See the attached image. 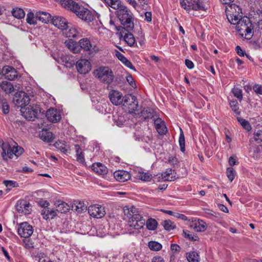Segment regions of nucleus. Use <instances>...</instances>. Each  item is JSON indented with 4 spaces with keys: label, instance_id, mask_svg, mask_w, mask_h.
Wrapping results in <instances>:
<instances>
[{
    "label": "nucleus",
    "instance_id": "nucleus-52",
    "mask_svg": "<svg viewBox=\"0 0 262 262\" xmlns=\"http://www.w3.org/2000/svg\"><path fill=\"white\" fill-rule=\"evenodd\" d=\"M227 176L229 180L231 182L234 179L235 176V171L232 167H228L226 170Z\"/></svg>",
    "mask_w": 262,
    "mask_h": 262
},
{
    "label": "nucleus",
    "instance_id": "nucleus-60",
    "mask_svg": "<svg viewBox=\"0 0 262 262\" xmlns=\"http://www.w3.org/2000/svg\"><path fill=\"white\" fill-rule=\"evenodd\" d=\"M262 130H258L257 132L254 134V140L256 141H262Z\"/></svg>",
    "mask_w": 262,
    "mask_h": 262
},
{
    "label": "nucleus",
    "instance_id": "nucleus-3",
    "mask_svg": "<svg viewBox=\"0 0 262 262\" xmlns=\"http://www.w3.org/2000/svg\"><path fill=\"white\" fill-rule=\"evenodd\" d=\"M254 26L250 19L243 16L241 21L236 25V28L239 35L246 39H250L253 36Z\"/></svg>",
    "mask_w": 262,
    "mask_h": 262
},
{
    "label": "nucleus",
    "instance_id": "nucleus-21",
    "mask_svg": "<svg viewBox=\"0 0 262 262\" xmlns=\"http://www.w3.org/2000/svg\"><path fill=\"white\" fill-rule=\"evenodd\" d=\"M154 124L157 131L160 135H164L167 132V128L164 122L160 118L155 119Z\"/></svg>",
    "mask_w": 262,
    "mask_h": 262
},
{
    "label": "nucleus",
    "instance_id": "nucleus-13",
    "mask_svg": "<svg viewBox=\"0 0 262 262\" xmlns=\"http://www.w3.org/2000/svg\"><path fill=\"white\" fill-rule=\"evenodd\" d=\"M88 210L91 216L97 219L102 218L104 216L105 213L103 207L96 205L89 206Z\"/></svg>",
    "mask_w": 262,
    "mask_h": 262
},
{
    "label": "nucleus",
    "instance_id": "nucleus-56",
    "mask_svg": "<svg viewBox=\"0 0 262 262\" xmlns=\"http://www.w3.org/2000/svg\"><path fill=\"white\" fill-rule=\"evenodd\" d=\"M126 80L132 87H133L134 88H136V84L135 81L133 76L130 74L128 75L126 77Z\"/></svg>",
    "mask_w": 262,
    "mask_h": 262
},
{
    "label": "nucleus",
    "instance_id": "nucleus-61",
    "mask_svg": "<svg viewBox=\"0 0 262 262\" xmlns=\"http://www.w3.org/2000/svg\"><path fill=\"white\" fill-rule=\"evenodd\" d=\"M4 184L6 187H15L16 182L13 181L5 180L4 181Z\"/></svg>",
    "mask_w": 262,
    "mask_h": 262
},
{
    "label": "nucleus",
    "instance_id": "nucleus-11",
    "mask_svg": "<svg viewBox=\"0 0 262 262\" xmlns=\"http://www.w3.org/2000/svg\"><path fill=\"white\" fill-rule=\"evenodd\" d=\"M17 232L20 237L28 238L33 234V228L27 222L21 223L17 229Z\"/></svg>",
    "mask_w": 262,
    "mask_h": 262
},
{
    "label": "nucleus",
    "instance_id": "nucleus-8",
    "mask_svg": "<svg viewBox=\"0 0 262 262\" xmlns=\"http://www.w3.org/2000/svg\"><path fill=\"white\" fill-rule=\"evenodd\" d=\"M79 52L81 50L88 52L90 55L99 51L98 48L96 45H93L90 40L87 38H83L78 41Z\"/></svg>",
    "mask_w": 262,
    "mask_h": 262
},
{
    "label": "nucleus",
    "instance_id": "nucleus-32",
    "mask_svg": "<svg viewBox=\"0 0 262 262\" xmlns=\"http://www.w3.org/2000/svg\"><path fill=\"white\" fill-rule=\"evenodd\" d=\"M174 170L171 168L167 169L166 171L161 174L162 178L164 181H172L176 179V176L173 175Z\"/></svg>",
    "mask_w": 262,
    "mask_h": 262
},
{
    "label": "nucleus",
    "instance_id": "nucleus-42",
    "mask_svg": "<svg viewBox=\"0 0 262 262\" xmlns=\"http://www.w3.org/2000/svg\"><path fill=\"white\" fill-rule=\"evenodd\" d=\"M105 4L117 10H119V9H120L121 6H123L121 5L120 0H110Z\"/></svg>",
    "mask_w": 262,
    "mask_h": 262
},
{
    "label": "nucleus",
    "instance_id": "nucleus-51",
    "mask_svg": "<svg viewBox=\"0 0 262 262\" xmlns=\"http://www.w3.org/2000/svg\"><path fill=\"white\" fill-rule=\"evenodd\" d=\"M232 92L234 96L241 101L243 99L242 90L238 88L234 87L232 89Z\"/></svg>",
    "mask_w": 262,
    "mask_h": 262
},
{
    "label": "nucleus",
    "instance_id": "nucleus-43",
    "mask_svg": "<svg viewBox=\"0 0 262 262\" xmlns=\"http://www.w3.org/2000/svg\"><path fill=\"white\" fill-rule=\"evenodd\" d=\"M161 224L167 231H171L176 228V225L169 220L163 221Z\"/></svg>",
    "mask_w": 262,
    "mask_h": 262
},
{
    "label": "nucleus",
    "instance_id": "nucleus-62",
    "mask_svg": "<svg viewBox=\"0 0 262 262\" xmlns=\"http://www.w3.org/2000/svg\"><path fill=\"white\" fill-rule=\"evenodd\" d=\"M237 54L240 56H244L246 53L242 50L239 46H237L235 48Z\"/></svg>",
    "mask_w": 262,
    "mask_h": 262
},
{
    "label": "nucleus",
    "instance_id": "nucleus-19",
    "mask_svg": "<svg viewBox=\"0 0 262 262\" xmlns=\"http://www.w3.org/2000/svg\"><path fill=\"white\" fill-rule=\"evenodd\" d=\"M46 116L48 120L52 122H57L61 119L60 115L57 112V110L53 108L49 109L46 112Z\"/></svg>",
    "mask_w": 262,
    "mask_h": 262
},
{
    "label": "nucleus",
    "instance_id": "nucleus-15",
    "mask_svg": "<svg viewBox=\"0 0 262 262\" xmlns=\"http://www.w3.org/2000/svg\"><path fill=\"white\" fill-rule=\"evenodd\" d=\"M15 208L19 213H24L25 214H29L31 213V205L25 200H21L18 201L15 205Z\"/></svg>",
    "mask_w": 262,
    "mask_h": 262
},
{
    "label": "nucleus",
    "instance_id": "nucleus-18",
    "mask_svg": "<svg viewBox=\"0 0 262 262\" xmlns=\"http://www.w3.org/2000/svg\"><path fill=\"white\" fill-rule=\"evenodd\" d=\"M109 98L114 105H119L122 103L124 97L120 92L112 90L109 93Z\"/></svg>",
    "mask_w": 262,
    "mask_h": 262
},
{
    "label": "nucleus",
    "instance_id": "nucleus-4",
    "mask_svg": "<svg viewBox=\"0 0 262 262\" xmlns=\"http://www.w3.org/2000/svg\"><path fill=\"white\" fill-rule=\"evenodd\" d=\"M94 74L102 82L107 85L112 83L115 77L112 70L107 67H99L95 70Z\"/></svg>",
    "mask_w": 262,
    "mask_h": 262
},
{
    "label": "nucleus",
    "instance_id": "nucleus-57",
    "mask_svg": "<svg viewBox=\"0 0 262 262\" xmlns=\"http://www.w3.org/2000/svg\"><path fill=\"white\" fill-rule=\"evenodd\" d=\"M37 257L38 258V262H48L47 259V256L43 253H38L37 255Z\"/></svg>",
    "mask_w": 262,
    "mask_h": 262
},
{
    "label": "nucleus",
    "instance_id": "nucleus-22",
    "mask_svg": "<svg viewBox=\"0 0 262 262\" xmlns=\"http://www.w3.org/2000/svg\"><path fill=\"white\" fill-rule=\"evenodd\" d=\"M0 88L6 94H10L14 92L13 84L8 81H3L0 83Z\"/></svg>",
    "mask_w": 262,
    "mask_h": 262
},
{
    "label": "nucleus",
    "instance_id": "nucleus-44",
    "mask_svg": "<svg viewBox=\"0 0 262 262\" xmlns=\"http://www.w3.org/2000/svg\"><path fill=\"white\" fill-rule=\"evenodd\" d=\"M137 177L139 179L143 181H149L151 179L152 175L148 172H139Z\"/></svg>",
    "mask_w": 262,
    "mask_h": 262
},
{
    "label": "nucleus",
    "instance_id": "nucleus-50",
    "mask_svg": "<svg viewBox=\"0 0 262 262\" xmlns=\"http://www.w3.org/2000/svg\"><path fill=\"white\" fill-rule=\"evenodd\" d=\"M179 142L181 150L182 152H184L185 150V137L182 129L181 128H180V134L179 139Z\"/></svg>",
    "mask_w": 262,
    "mask_h": 262
},
{
    "label": "nucleus",
    "instance_id": "nucleus-10",
    "mask_svg": "<svg viewBox=\"0 0 262 262\" xmlns=\"http://www.w3.org/2000/svg\"><path fill=\"white\" fill-rule=\"evenodd\" d=\"M125 107H128L129 112L133 113L137 110L138 102L136 96L133 95H125L124 97L122 103Z\"/></svg>",
    "mask_w": 262,
    "mask_h": 262
},
{
    "label": "nucleus",
    "instance_id": "nucleus-58",
    "mask_svg": "<svg viewBox=\"0 0 262 262\" xmlns=\"http://www.w3.org/2000/svg\"><path fill=\"white\" fill-rule=\"evenodd\" d=\"M2 104V111L4 114H7L9 112V106L7 100L1 103Z\"/></svg>",
    "mask_w": 262,
    "mask_h": 262
},
{
    "label": "nucleus",
    "instance_id": "nucleus-14",
    "mask_svg": "<svg viewBox=\"0 0 262 262\" xmlns=\"http://www.w3.org/2000/svg\"><path fill=\"white\" fill-rule=\"evenodd\" d=\"M0 74H2L6 79L9 80L14 79L17 76L15 69L9 66H5L2 69L0 68Z\"/></svg>",
    "mask_w": 262,
    "mask_h": 262
},
{
    "label": "nucleus",
    "instance_id": "nucleus-9",
    "mask_svg": "<svg viewBox=\"0 0 262 262\" xmlns=\"http://www.w3.org/2000/svg\"><path fill=\"white\" fill-rule=\"evenodd\" d=\"M30 98L28 94L23 91L17 92L13 97V102L16 105L20 106L21 108L24 106L28 105L30 102Z\"/></svg>",
    "mask_w": 262,
    "mask_h": 262
},
{
    "label": "nucleus",
    "instance_id": "nucleus-53",
    "mask_svg": "<svg viewBox=\"0 0 262 262\" xmlns=\"http://www.w3.org/2000/svg\"><path fill=\"white\" fill-rule=\"evenodd\" d=\"M114 117L115 122H116L117 125L119 126L123 125L126 121V120L123 116L118 115L117 118H116L115 116H114Z\"/></svg>",
    "mask_w": 262,
    "mask_h": 262
},
{
    "label": "nucleus",
    "instance_id": "nucleus-26",
    "mask_svg": "<svg viewBox=\"0 0 262 262\" xmlns=\"http://www.w3.org/2000/svg\"><path fill=\"white\" fill-rule=\"evenodd\" d=\"M92 170L99 174H105L107 172V168L102 163H96L92 166Z\"/></svg>",
    "mask_w": 262,
    "mask_h": 262
},
{
    "label": "nucleus",
    "instance_id": "nucleus-16",
    "mask_svg": "<svg viewBox=\"0 0 262 262\" xmlns=\"http://www.w3.org/2000/svg\"><path fill=\"white\" fill-rule=\"evenodd\" d=\"M52 23L56 27L61 30H67L68 28V20L60 16H54L52 17Z\"/></svg>",
    "mask_w": 262,
    "mask_h": 262
},
{
    "label": "nucleus",
    "instance_id": "nucleus-64",
    "mask_svg": "<svg viewBox=\"0 0 262 262\" xmlns=\"http://www.w3.org/2000/svg\"><path fill=\"white\" fill-rule=\"evenodd\" d=\"M151 262H165V260L161 256H156L152 258Z\"/></svg>",
    "mask_w": 262,
    "mask_h": 262
},
{
    "label": "nucleus",
    "instance_id": "nucleus-63",
    "mask_svg": "<svg viewBox=\"0 0 262 262\" xmlns=\"http://www.w3.org/2000/svg\"><path fill=\"white\" fill-rule=\"evenodd\" d=\"M38 204L41 207L43 208L42 209L49 207V206L50 205L49 203L47 201L43 200L39 201Z\"/></svg>",
    "mask_w": 262,
    "mask_h": 262
},
{
    "label": "nucleus",
    "instance_id": "nucleus-45",
    "mask_svg": "<svg viewBox=\"0 0 262 262\" xmlns=\"http://www.w3.org/2000/svg\"><path fill=\"white\" fill-rule=\"evenodd\" d=\"M206 224L203 220H198V223H195L194 229L197 232H203L206 229Z\"/></svg>",
    "mask_w": 262,
    "mask_h": 262
},
{
    "label": "nucleus",
    "instance_id": "nucleus-28",
    "mask_svg": "<svg viewBox=\"0 0 262 262\" xmlns=\"http://www.w3.org/2000/svg\"><path fill=\"white\" fill-rule=\"evenodd\" d=\"M39 136L42 141L49 143L53 142L54 139L53 134L48 130H42L39 134Z\"/></svg>",
    "mask_w": 262,
    "mask_h": 262
},
{
    "label": "nucleus",
    "instance_id": "nucleus-38",
    "mask_svg": "<svg viewBox=\"0 0 262 262\" xmlns=\"http://www.w3.org/2000/svg\"><path fill=\"white\" fill-rule=\"evenodd\" d=\"M75 149L76 153L77 161L81 163H84L85 159L82 149L80 146L78 144L75 145Z\"/></svg>",
    "mask_w": 262,
    "mask_h": 262
},
{
    "label": "nucleus",
    "instance_id": "nucleus-47",
    "mask_svg": "<svg viewBox=\"0 0 262 262\" xmlns=\"http://www.w3.org/2000/svg\"><path fill=\"white\" fill-rule=\"evenodd\" d=\"M149 249L152 251H159L162 248V245L155 241H150L148 245Z\"/></svg>",
    "mask_w": 262,
    "mask_h": 262
},
{
    "label": "nucleus",
    "instance_id": "nucleus-24",
    "mask_svg": "<svg viewBox=\"0 0 262 262\" xmlns=\"http://www.w3.org/2000/svg\"><path fill=\"white\" fill-rule=\"evenodd\" d=\"M35 17L43 23L47 24L50 21L52 23V17L49 13L42 11L37 12L35 13Z\"/></svg>",
    "mask_w": 262,
    "mask_h": 262
},
{
    "label": "nucleus",
    "instance_id": "nucleus-31",
    "mask_svg": "<svg viewBox=\"0 0 262 262\" xmlns=\"http://www.w3.org/2000/svg\"><path fill=\"white\" fill-rule=\"evenodd\" d=\"M72 210H75L79 213L86 210L87 206L80 201H75L72 205Z\"/></svg>",
    "mask_w": 262,
    "mask_h": 262
},
{
    "label": "nucleus",
    "instance_id": "nucleus-30",
    "mask_svg": "<svg viewBox=\"0 0 262 262\" xmlns=\"http://www.w3.org/2000/svg\"><path fill=\"white\" fill-rule=\"evenodd\" d=\"M116 56L118 57V59H119L127 67L134 70L135 71H136L135 68L133 66L131 62L129 61L122 54L117 52L116 53Z\"/></svg>",
    "mask_w": 262,
    "mask_h": 262
},
{
    "label": "nucleus",
    "instance_id": "nucleus-46",
    "mask_svg": "<svg viewBox=\"0 0 262 262\" xmlns=\"http://www.w3.org/2000/svg\"><path fill=\"white\" fill-rule=\"evenodd\" d=\"M237 120L243 127L247 131H250L252 129L251 125L248 121L241 117H237Z\"/></svg>",
    "mask_w": 262,
    "mask_h": 262
},
{
    "label": "nucleus",
    "instance_id": "nucleus-41",
    "mask_svg": "<svg viewBox=\"0 0 262 262\" xmlns=\"http://www.w3.org/2000/svg\"><path fill=\"white\" fill-rule=\"evenodd\" d=\"M146 225L148 230H155L157 228L158 223L155 219L150 218L147 220Z\"/></svg>",
    "mask_w": 262,
    "mask_h": 262
},
{
    "label": "nucleus",
    "instance_id": "nucleus-29",
    "mask_svg": "<svg viewBox=\"0 0 262 262\" xmlns=\"http://www.w3.org/2000/svg\"><path fill=\"white\" fill-rule=\"evenodd\" d=\"M145 120L151 119L156 116V112L150 107L144 108L141 112Z\"/></svg>",
    "mask_w": 262,
    "mask_h": 262
},
{
    "label": "nucleus",
    "instance_id": "nucleus-49",
    "mask_svg": "<svg viewBox=\"0 0 262 262\" xmlns=\"http://www.w3.org/2000/svg\"><path fill=\"white\" fill-rule=\"evenodd\" d=\"M230 106L232 110L237 115L241 114V111L239 110L238 103L237 100H232L230 102Z\"/></svg>",
    "mask_w": 262,
    "mask_h": 262
},
{
    "label": "nucleus",
    "instance_id": "nucleus-54",
    "mask_svg": "<svg viewBox=\"0 0 262 262\" xmlns=\"http://www.w3.org/2000/svg\"><path fill=\"white\" fill-rule=\"evenodd\" d=\"M27 22L30 25L36 24V20L34 18V14L33 12H29L27 15Z\"/></svg>",
    "mask_w": 262,
    "mask_h": 262
},
{
    "label": "nucleus",
    "instance_id": "nucleus-39",
    "mask_svg": "<svg viewBox=\"0 0 262 262\" xmlns=\"http://www.w3.org/2000/svg\"><path fill=\"white\" fill-rule=\"evenodd\" d=\"M11 12L12 15L17 19L23 18L25 15V13L24 10L19 8L13 9Z\"/></svg>",
    "mask_w": 262,
    "mask_h": 262
},
{
    "label": "nucleus",
    "instance_id": "nucleus-12",
    "mask_svg": "<svg viewBox=\"0 0 262 262\" xmlns=\"http://www.w3.org/2000/svg\"><path fill=\"white\" fill-rule=\"evenodd\" d=\"M41 111L37 105L28 106L24 112V116L28 120H34L35 118H38V114L40 113Z\"/></svg>",
    "mask_w": 262,
    "mask_h": 262
},
{
    "label": "nucleus",
    "instance_id": "nucleus-2",
    "mask_svg": "<svg viewBox=\"0 0 262 262\" xmlns=\"http://www.w3.org/2000/svg\"><path fill=\"white\" fill-rule=\"evenodd\" d=\"M125 215L128 219V224L130 227L139 230L143 227L145 220L141 212L134 206L124 209Z\"/></svg>",
    "mask_w": 262,
    "mask_h": 262
},
{
    "label": "nucleus",
    "instance_id": "nucleus-7",
    "mask_svg": "<svg viewBox=\"0 0 262 262\" xmlns=\"http://www.w3.org/2000/svg\"><path fill=\"white\" fill-rule=\"evenodd\" d=\"M62 6L65 8L70 10L75 13L79 18V16L83 17L82 14L84 7L80 6L73 0H64L62 1Z\"/></svg>",
    "mask_w": 262,
    "mask_h": 262
},
{
    "label": "nucleus",
    "instance_id": "nucleus-17",
    "mask_svg": "<svg viewBox=\"0 0 262 262\" xmlns=\"http://www.w3.org/2000/svg\"><path fill=\"white\" fill-rule=\"evenodd\" d=\"M76 68L79 73L85 74L91 69V66L90 61L86 59H80L78 60L76 64Z\"/></svg>",
    "mask_w": 262,
    "mask_h": 262
},
{
    "label": "nucleus",
    "instance_id": "nucleus-23",
    "mask_svg": "<svg viewBox=\"0 0 262 262\" xmlns=\"http://www.w3.org/2000/svg\"><path fill=\"white\" fill-rule=\"evenodd\" d=\"M226 12L228 21L232 25H236L243 17L242 16H238V14L234 15L233 11L231 10H226Z\"/></svg>",
    "mask_w": 262,
    "mask_h": 262
},
{
    "label": "nucleus",
    "instance_id": "nucleus-34",
    "mask_svg": "<svg viewBox=\"0 0 262 262\" xmlns=\"http://www.w3.org/2000/svg\"><path fill=\"white\" fill-rule=\"evenodd\" d=\"M83 17L79 16V18L86 22H91L94 19V15L88 9L84 8L82 14Z\"/></svg>",
    "mask_w": 262,
    "mask_h": 262
},
{
    "label": "nucleus",
    "instance_id": "nucleus-55",
    "mask_svg": "<svg viewBox=\"0 0 262 262\" xmlns=\"http://www.w3.org/2000/svg\"><path fill=\"white\" fill-rule=\"evenodd\" d=\"M68 37L75 38L77 36V32L76 29L71 28L70 29L67 34Z\"/></svg>",
    "mask_w": 262,
    "mask_h": 262
},
{
    "label": "nucleus",
    "instance_id": "nucleus-6",
    "mask_svg": "<svg viewBox=\"0 0 262 262\" xmlns=\"http://www.w3.org/2000/svg\"><path fill=\"white\" fill-rule=\"evenodd\" d=\"M207 0H182L180 2L181 7L186 11L191 9L195 11H204Z\"/></svg>",
    "mask_w": 262,
    "mask_h": 262
},
{
    "label": "nucleus",
    "instance_id": "nucleus-20",
    "mask_svg": "<svg viewBox=\"0 0 262 262\" xmlns=\"http://www.w3.org/2000/svg\"><path fill=\"white\" fill-rule=\"evenodd\" d=\"M115 179L121 182H124L130 178V173L125 170H118L114 173Z\"/></svg>",
    "mask_w": 262,
    "mask_h": 262
},
{
    "label": "nucleus",
    "instance_id": "nucleus-40",
    "mask_svg": "<svg viewBox=\"0 0 262 262\" xmlns=\"http://www.w3.org/2000/svg\"><path fill=\"white\" fill-rule=\"evenodd\" d=\"M229 7L226 10H231L233 11L234 15L242 16V9L238 6L235 4H231L228 5Z\"/></svg>",
    "mask_w": 262,
    "mask_h": 262
},
{
    "label": "nucleus",
    "instance_id": "nucleus-48",
    "mask_svg": "<svg viewBox=\"0 0 262 262\" xmlns=\"http://www.w3.org/2000/svg\"><path fill=\"white\" fill-rule=\"evenodd\" d=\"M183 234L185 237L189 239L191 241H196L199 240V237L196 235H194L187 230H183Z\"/></svg>",
    "mask_w": 262,
    "mask_h": 262
},
{
    "label": "nucleus",
    "instance_id": "nucleus-27",
    "mask_svg": "<svg viewBox=\"0 0 262 262\" xmlns=\"http://www.w3.org/2000/svg\"><path fill=\"white\" fill-rule=\"evenodd\" d=\"M56 211L61 213H66L69 210V206L66 202L58 200L55 203Z\"/></svg>",
    "mask_w": 262,
    "mask_h": 262
},
{
    "label": "nucleus",
    "instance_id": "nucleus-36",
    "mask_svg": "<svg viewBox=\"0 0 262 262\" xmlns=\"http://www.w3.org/2000/svg\"><path fill=\"white\" fill-rule=\"evenodd\" d=\"M124 40L130 47L134 46L135 43V38L130 32L125 33L123 36Z\"/></svg>",
    "mask_w": 262,
    "mask_h": 262
},
{
    "label": "nucleus",
    "instance_id": "nucleus-1",
    "mask_svg": "<svg viewBox=\"0 0 262 262\" xmlns=\"http://www.w3.org/2000/svg\"><path fill=\"white\" fill-rule=\"evenodd\" d=\"M122 26L116 27L118 31H120L121 36H123L124 31L131 32L134 28L135 17L132 11L127 7L123 5L117 10L115 13Z\"/></svg>",
    "mask_w": 262,
    "mask_h": 262
},
{
    "label": "nucleus",
    "instance_id": "nucleus-35",
    "mask_svg": "<svg viewBox=\"0 0 262 262\" xmlns=\"http://www.w3.org/2000/svg\"><path fill=\"white\" fill-rule=\"evenodd\" d=\"M54 145L56 148L60 150L64 154H67L68 151L70 150L69 146L66 145V143L65 142H62L59 140L56 142Z\"/></svg>",
    "mask_w": 262,
    "mask_h": 262
},
{
    "label": "nucleus",
    "instance_id": "nucleus-5",
    "mask_svg": "<svg viewBox=\"0 0 262 262\" xmlns=\"http://www.w3.org/2000/svg\"><path fill=\"white\" fill-rule=\"evenodd\" d=\"M1 148L3 150L2 156L3 160L5 161L7 160V157L10 159H12L14 155L18 157L22 154L24 151L23 148L18 145H13L11 147L9 142L3 143V145H1Z\"/></svg>",
    "mask_w": 262,
    "mask_h": 262
},
{
    "label": "nucleus",
    "instance_id": "nucleus-37",
    "mask_svg": "<svg viewBox=\"0 0 262 262\" xmlns=\"http://www.w3.org/2000/svg\"><path fill=\"white\" fill-rule=\"evenodd\" d=\"M186 258L189 262H199L200 260L199 254L194 251L187 253Z\"/></svg>",
    "mask_w": 262,
    "mask_h": 262
},
{
    "label": "nucleus",
    "instance_id": "nucleus-59",
    "mask_svg": "<svg viewBox=\"0 0 262 262\" xmlns=\"http://www.w3.org/2000/svg\"><path fill=\"white\" fill-rule=\"evenodd\" d=\"M254 91L257 94L262 95V85L256 84L253 86Z\"/></svg>",
    "mask_w": 262,
    "mask_h": 262
},
{
    "label": "nucleus",
    "instance_id": "nucleus-33",
    "mask_svg": "<svg viewBox=\"0 0 262 262\" xmlns=\"http://www.w3.org/2000/svg\"><path fill=\"white\" fill-rule=\"evenodd\" d=\"M65 43L68 48L74 53H77L79 52L78 42L74 41L72 40H69L68 41H66Z\"/></svg>",
    "mask_w": 262,
    "mask_h": 262
},
{
    "label": "nucleus",
    "instance_id": "nucleus-25",
    "mask_svg": "<svg viewBox=\"0 0 262 262\" xmlns=\"http://www.w3.org/2000/svg\"><path fill=\"white\" fill-rule=\"evenodd\" d=\"M41 214L43 215V219L46 220L53 219L57 215L56 210L51 209L49 207L42 209Z\"/></svg>",
    "mask_w": 262,
    "mask_h": 262
}]
</instances>
